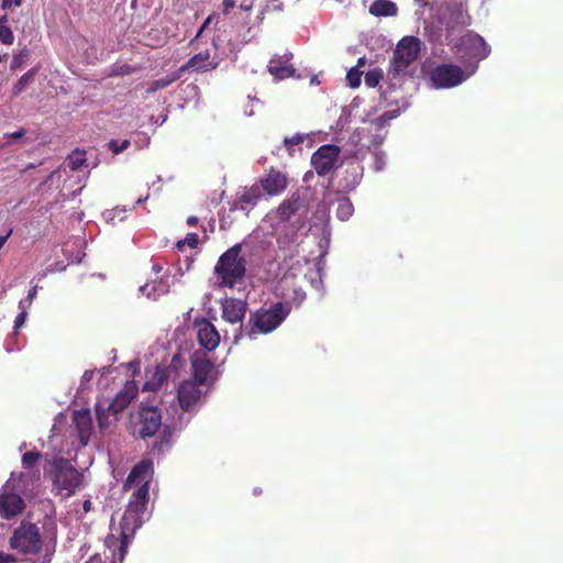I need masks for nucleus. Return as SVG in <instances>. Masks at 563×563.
I'll return each mask as SVG.
<instances>
[{"label": "nucleus", "mask_w": 563, "mask_h": 563, "mask_svg": "<svg viewBox=\"0 0 563 563\" xmlns=\"http://www.w3.org/2000/svg\"><path fill=\"white\" fill-rule=\"evenodd\" d=\"M0 563H15L13 554H5L0 552Z\"/></svg>", "instance_id": "46"}, {"label": "nucleus", "mask_w": 563, "mask_h": 563, "mask_svg": "<svg viewBox=\"0 0 563 563\" xmlns=\"http://www.w3.org/2000/svg\"><path fill=\"white\" fill-rule=\"evenodd\" d=\"M20 307L22 308V311L14 319V329L15 330L20 329L21 325H23L25 318H26V312L24 310L23 301L20 302Z\"/></svg>", "instance_id": "41"}, {"label": "nucleus", "mask_w": 563, "mask_h": 563, "mask_svg": "<svg viewBox=\"0 0 563 563\" xmlns=\"http://www.w3.org/2000/svg\"><path fill=\"white\" fill-rule=\"evenodd\" d=\"M26 133L25 129L24 128H20L19 131H15V132H12V133H7L5 136L10 137L11 140H21V137L24 136V134Z\"/></svg>", "instance_id": "44"}, {"label": "nucleus", "mask_w": 563, "mask_h": 563, "mask_svg": "<svg viewBox=\"0 0 563 563\" xmlns=\"http://www.w3.org/2000/svg\"><path fill=\"white\" fill-rule=\"evenodd\" d=\"M10 484L7 483L0 490V518L12 519L25 509V503L21 495L9 490Z\"/></svg>", "instance_id": "10"}, {"label": "nucleus", "mask_w": 563, "mask_h": 563, "mask_svg": "<svg viewBox=\"0 0 563 563\" xmlns=\"http://www.w3.org/2000/svg\"><path fill=\"white\" fill-rule=\"evenodd\" d=\"M397 7L391 0H375L371 3L369 13L376 16L395 15Z\"/></svg>", "instance_id": "25"}, {"label": "nucleus", "mask_w": 563, "mask_h": 563, "mask_svg": "<svg viewBox=\"0 0 563 563\" xmlns=\"http://www.w3.org/2000/svg\"><path fill=\"white\" fill-rule=\"evenodd\" d=\"M260 187V192L267 196H277L286 190L288 178L280 170L272 167L267 174L261 176L256 181Z\"/></svg>", "instance_id": "11"}, {"label": "nucleus", "mask_w": 563, "mask_h": 563, "mask_svg": "<svg viewBox=\"0 0 563 563\" xmlns=\"http://www.w3.org/2000/svg\"><path fill=\"white\" fill-rule=\"evenodd\" d=\"M301 201L298 195L294 194L289 199L284 200L275 210L276 218L282 221L291 219L292 214L300 209Z\"/></svg>", "instance_id": "21"}, {"label": "nucleus", "mask_w": 563, "mask_h": 563, "mask_svg": "<svg viewBox=\"0 0 563 563\" xmlns=\"http://www.w3.org/2000/svg\"><path fill=\"white\" fill-rule=\"evenodd\" d=\"M465 78L462 67L452 64L437 66L431 71V80L437 88H453Z\"/></svg>", "instance_id": "8"}, {"label": "nucleus", "mask_w": 563, "mask_h": 563, "mask_svg": "<svg viewBox=\"0 0 563 563\" xmlns=\"http://www.w3.org/2000/svg\"><path fill=\"white\" fill-rule=\"evenodd\" d=\"M29 58H30V48L24 47L21 51H19L18 54H14L11 59V64H10L11 70L15 71V69L22 68Z\"/></svg>", "instance_id": "32"}, {"label": "nucleus", "mask_w": 563, "mask_h": 563, "mask_svg": "<svg viewBox=\"0 0 563 563\" xmlns=\"http://www.w3.org/2000/svg\"><path fill=\"white\" fill-rule=\"evenodd\" d=\"M269 71H271L272 74H277V73H278V68H277V67H273V66H271V67H269Z\"/></svg>", "instance_id": "53"}, {"label": "nucleus", "mask_w": 563, "mask_h": 563, "mask_svg": "<svg viewBox=\"0 0 563 563\" xmlns=\"http://www.w3.org/2000/svg\"><path fill=\"white\" fill-rule=\"evenodd\" d=\"M139 69H141L140 66L123 64V65H119L115 68H113L111 75L125 76V75H131V74L139 71Z\"/></svg>", "instance_id": "35"}, {"label": "nucleus", "mask_w": 563, "mask_h": 563, "mask_svg": "<svg viewBox=\"0 0 563 563\" xmlns=\"http://www.w3.org/2000/svg\"><path fill=\"white\" fill-rule=\"evenodd\" d=\"M74 424L76 427L80 444H88L90 434L92 432V420L89 409H80L79 411H75Z\"/></svg>", "instance_id": "18"}, {"label": "nucleus", "mask_w": 563, "mask_h": 563, "mask_svg": "<svg viewBox=\"0 0 563 563\" xmlns=\"http://www.w3.org/2000/svg\"><path fill=\"white\" fill-rule=\"evenodd\" d=\"M354 211V207L349 199H343L338 202L336 206V217L341 220H347L350 217H352V213Z\"/></svg>", "instance_id": "31"}, {"label": "nucleus", "mask_w": 563, "mask_h": 563, "mask_svg": "<svg viewBox=\"0 0 563 563\" xmlns=\"http://www.w3.org/2000/svg\"><path fill=\"white\" fill-rule=\"evenodd\" d=\"M179 80V73H173L161 77L159 79L153 80L147 84L146 93H154L157 90L167 88V86Z\"/></svg>", "instance_id": "27"}, {"label": "nucleus", "mask_w": 563, "mask_h": 563, "mask_svg": "<svg viewBox=\"0 0 563 563\" xmlns=\"http://www.w3.org/2000/svg\"><path fill=\"white\" fill-rule=\"evenodd\" d=\"M195 249L199 244V236L196 233H188L181 242L177 243V247L181 251L184 245Z\"/></svg>", "instance_id": "36"}, {"label": "nucleus", "mask_w": 563, "mask_h": 563, "mask_svg": "<svg viewBox=\"0 0 563 563\" xmlns=\"http://www.w3.org/2000/svg\"><path fill=\"white\" fill-rule=\"evenodd\" d=\"M43 536L37 525L23 519L9 539V545L22 554H38L43 549Z\"/></svg>", "instance_id": "4"}, {"label": "nucleus", "mask_w": 563, "mask_h": 563, "mask_svg": "<svg viewBox=\"0 0 563 563\" xmlns=\"http://www.w3.org/2000/svg\"><path fill=\"white\" fill-rule=\"evenodd\" d=\"M82 509H84L85 512H88L91 509V501L90 500H85L82 503Z\"/></svg>", "instance_id": "50"}, {"label": "nucleus", "mask_w": 563, "mask_h": 563, "mask_svg": "<svg viewBox=\"0 0 563 563\" xmlns=\"http://www.w3.org/2000/svg\"><path fill=\"white\" fill-rule=\"evenodd\" d=\"M136 433L141 439L153 437L162 427V412L157 407H142Z\"/></svg>", "instance_id": "9"}, {"label": "nucleus", "mask_w": 563, "mask_h": 563, "mask_svg": "<svg viewBox=\"0 0 563 563\" xmlns=\"http://www.w3.org/2000/svg\"><path fill=\"white\" fill-rule=\"evenodd\" d=\"M291 308L289 303L276 302L265 310L260 308L250 318L252 329L246 332L250 339H254L256 332L267 333L280 325V323L290 313Z\"/></svg>", "instance_id": "5"}, {"label": "nucleus", "mask_w": 563, "mask_h": 563, "mask_svg": "<svg viewBox=\"0 0 563 563\" xmlns=\"http://www.w3.org/2000/svg\"><path fill=\"white\" fill-rule=\"evenodd\" d=\"M12 229L9 230V232L7 233V235H0V250L2 249V246L5 244V242L8 241V239L10 238V235L12 234Z\"/></svg>", "instance_id": "49"}, {"label": "nucleus", "mask_w": 563, "mask_h": 563, "mask_svg": "<svg viewBox=\"0 0 563 563\" xmlns=\"http://www.w3.org/2000/svg\"><path fill=\"white\" fill-rule=\"evenodd\" d=\"M397 115V112H385L380 117L376 118L374 124L376 128L380 129L386 125L389 120L394 119Z\"/></svg>", "instance_id": "39"}, {"label": "nucleus", "mask_w": 563, "mask_h": 563, "mask_svg": "<svg viewBox=\"0 0 563 563\" xmlns=\"http://www.w3.org/2000/svg\"><path fill=\"white\" fill-rule=\"evenodd\" d=\"M97 422L101 430H106L109 427L108 417L111 411H109V407L103 409L101 406L97 405Z\"/></svg>", "instance_id": "34"}, {"label": "nucleus", "mask_w": 563, "mask_h": 563, "mask_svg": "<svg viewBox=\"0 0 563 563\" xmlns=\"http://www.w3.org/2000/svg\"><path fill=\"white\" fill-rule=\"evenodd\" d=\"M7 22H8V15L7 14L1 15L0 16V42L3 45L10 46L14 42V33L11 30V27H9L7 25Z\"/></svg>", "instance_id": "30"}, {"label": "nucleus", "mask_w": 563, "mask_h": 563, "mask_svg": "<svg viewBox=\"0 0 563 563\" xmlns=\"http://www.w3.org/2000/svg\"><path fill=\"white\" fill-rule=\"evenodd\" d=\"M383 76L384 73L380 67L372 68V70L365 73V85L368 88H376Z\"/></svg>", "instance_id": "33"}, {"label": "nucleus", "mask_w": 563, "mask_h": 563, "mask_svg": "<svg viewBox=\"0 0 563 563\" xmlns=\"http://www.w3.org/2000/svg\"><path fill=\"white\" fill-rule=\"evenodd\" d=\"M463 42H467L472 49V56L477 58H485L488 56L489 47L483 37L478 35H468L467 38L463 40Z\"/></svg>", "instance_id": "24"}, {"label": "nucleus", "mask_w": 563, "mask_h": 563, "mask_svg": "<svg viewBox=\"0 0 563 563\" xmlns=\"http://www.w3.org/2000/svg\"><path fill=\"white\" fill-rule=\"evenodd\" d=\"M153 474V462L141 460L126 476L123 489L131 490L137 487L132 494L124 514L120 520V534L107 537L106 544L113 552V559L120 563L125 559L128 545L135 537V532L142 526V516L147 509L150 500V483Z\"/></svg>", "instance_id": "1"}, {"label": "nucleus", "mask_w": 563, "mask_h": 563, "mask_svg": "<svg viewBox=\"0 0 563 563\" xmlns=\"http://www.w3.org/2000/svg\"><path fill=\"white\" fill-rule=\"evenodd\" d=\"M216 59H210V51H201L199 54H195L190 57L185 65L179 68V71L185 69L194 68L195 71H210L218 67Z\"/></svg>", "instance_id": "19"}, {"label": "nucleus", "mask_w": 563, "mask_h": 563, "mask_svg": "<svg viewBox=\"0 0 563 563\" xmlns=\"http://www.w3.org/2000/svg\"><path fill=\"white\" fill-rule=\"evenodd\" d=\"M129 145H130V141H128V140H124L121 142L117 141V140H111L109 143L110 150L117 154L125 151Z\"/></svg>", "instance_id": "38"}, {"label": "nucleus", "mask_w": 563, "mask_h": 563, "mask_svg": "<svg viewBox=\"0 0 563 563\" xmlns=\"http://www.w3.org/2000/svg\"><path fill=\"white\" fill-rule=\"evenodd\" d=\"M247 261L242 255V244L238 243L220 255L214 274L220 287L233 288L246 274Z\"/></svg>", "instance_id": "2"}, {"label": "nucleus", "mask_w": 563, "mask_h": 563, "mask_svg": "<svg viewBox=\"0 0 563 563\" xmlns=\"http://www.w3.org/2000/svg\"><path fill=\"white\" fill-rule=\"evenodd\" d=\"M42 457V453L38 451H27L24 452L22 455V467L27 470L25 474H21L20 477L23 476H32L36 479L40 478V470L33 468L35 464L40 461Z\"/></svg>", "instance_id": "23"}, {"label": "nucleus", "mask_w": 563, "mask_h": 563, "mask_svg": "<svg viewBox=\"0 0 563 563\" xmlns=\"http://www.w3.org/2000/svg\"><path fill=\"white\" fill-rule=\"evenodd\" d=\"M341 148L335 144H322L313 152L311 165L318 176L332 174L340 164Z\"/></svg>", "instance_id": "7"}, {"label": "nucleus", "mask_w": 563, "mask_h": 563, "mask_svg": "<svg viewBox=\"0 0 563 563\" xmlns=\"http://www.w3.org/2000/svg\"><path fill=\"white\" fill-rule=\"evenodd\" d=\"M262 197V192L257 183L250 187H245L242 192L238 194V197L231 205V210H241L249 212L251 209L258 203Z\"/></svg>", "instance_id": "13"}, {"label": "nucleus", "mask_w": 563, "mask_h": 563, "mask_svg": "<svg viewBox=\"0 0 563 563\" xmlns=\"http://www.w3.org/2000/svg\"><path fill=\"white\" fill-rule=\"evenodd\" d=\"M51 474L54 487L66 498L76 494L82 485V473L66 457H54L51 461Z\"/></svg>", "instance_id": "3"}, {"label": "nucleus", "mask_w": 563, "mask_h": 563, "mask_svg": "<svg viewBox=\"0 0 563 563\" xmlns=\"http://www.w3.org/2000/svg\"><path fill=\"white\" fill-rule=\"evenodd\" d=\"M2 60H3V57H2V55L0 54V64L2 63Z\"/></svg>", "instance_id": "55"}, {"label": "nucleus", "mask_w": 563, "mask_h": 563, "mask_svg": "<svg viewBox=\"0 0 563 563\" xmlns=\"http://www.w3.org/2000/svg\"><path fill=\"white\" fill-rule=\"evenodd\" d=\"M40 68V65L31 67L25 74L21 76V78L18 80V82L14 85L12 89L14 97H18V95L22 93L26 86L34 81V78L38 73Z\"/></svg>", "instance_id": "26"}, {"label": "nucleus", "mask_w": 563, "mask_h": 563, "mask_svg": "<svg viewBox=\"0 0 563 563\" xmlns=\"http://www.w3.org/2000/svg\"><path fill=\"white\" fill-rule=\"evenodd\" d=\"M235 7L234 0H222V13L229 14L232 8Z\"/></svg>", "instance_id": "43"}, {"label": "nucleus", "mask_w": 563, "mask_h": 563, "mask_svg": "<svg viewBox=\"0 0 563 563\" xmlns=\"http://www.w3.org/2000/svg\"><path fill=\"white\" fill-rule=\"evenodd\" d=\"M240 8H241L243 11H251L252 5H251V4H244V3H242V4L240 5Z\"/></svg>", "instance_id": "52"}, {"label": "nucleus", "mask_w": 563, "mask_h": 563, "mask_svg": "<svg viewBox=\"0 0 563 563\" xmlns=\"http://www.w3.org/2000/svg\"><path fill=\"white\" fill-rule=\"evenodd\" d=\"M23 3V0H1L2 9H10L13 5L20 7Z\"/></svg>", "instance_id": "42"}, {"label": "nucleus", "mask_w": 563, "mask_h": 563, "mask_svg": "<svg viewBox=\"0 0 563 563\" xmlns=\"http://www.w3.org/2000/svg\"><path fill=\"white\" fill-rule=\"evenodd\" d=\"M212 21H213V15H209V16L207 18V20H205V22H203V24L201 25L200 30L197 32L196 37H195V38H199V37H200V35L202 34L203 30H206V29H207V26H208V25H210Z\"/></svg>", "instance_id": "45"}, {"label": "nucleus", "mask_w": 563, "mask_h": 563, "mask_svg": "<svg viewBox=\"0 0 563 563\" xmlns=\"http://www.w3.org/2000/svg\"><path fill=\"white\" fill-rule=\"evenodd\" d=\"M198 340L200 346L205 349L214 350L218 347L220 336L210 321L205 320L199 324Z\"/></svg>", "instance_id": "20"}, {"label": "nucleus", "mask_w": 563, "mask_h": 563, "mask_svg": "<svg viewBox=\"0 0 563 563\" xmlns=\"http://www.w3.org/2000/svg\"><path fill=\"white\" fill-rule=\"evenodd\" d=\"M213 371V364L209 358H194L192 361V379L206 393L210 386V374Z\"/></svg>", "instance_id": "15"}, {"label": "nucleus", "mask_w": 563, "mask_h": 563, "mask_svg": "<svg viewBox=\"0 0 563 563\" xmlns=\"http://www.w3.org/2000/svg\"><path fill=\"white\" fill-rule=\"evenodd\" d=\"M36 295H37V288L36 287L29 289V299L30 300L32 298H34Z\"/></svg>", "instance_id": "51"}, {"label": "nucleus", "mask_w": 563, "mask_h": 563, "mask_svg": "<svg viewBox=\"0 0 563 563\" xmlns=\"http://www.w3.org/2000/svg\"><path fill=\"white\" fill-rule=\"evenodd\" d=\"M137 395V387L134 382H126L124 388L120 390L113 400L109 405V410L112 411L113 415H118L122 412L131 401Z\"/></svg>", "instance_id": "16"}, {"label": "nucleus", "mask_w": 563, "mask_h": 563, "mask_svg": "<svg viewBox=\"0 0 563 563\" xmlns=\"http://www.w3.org/2000/svg\"><path fill=\"white\" fill-rule=\"evenodd\" d=\"M8 143L0 144V148H3Z\"/></svg>", "instance_id": "54"}, {"label": "nucleus", "mask_w": 563, "mask_h": 563, "mask_svg": "<svg viewBox=\"0 0 563 563\" xmlns=\"http://www.w3.org/2000/svg\"><path fill=\"white\" fill-rule=\"evenodd\" d=\"M361 73L357 70V68H351L350 71L346 75V78L350 82L351 88H357L361 84Z\"/></svg>", "instance_id": "37"}, {"label": "nucleus", "mask_w": 563, "mask_h": 563, "mask_svg": "<svg viewBox=\"0 0 563 563\" xmlns=\"http://www.w3.org/2000/svg\"><path fill=\"white\" fill-rule=\"evenodd\" d=\"M246 303L241 301V299H225L222 303V319L231 323L241 322L246 313Z\"/></svg>", "instance_id": "17"}, {"label": "nucleus", "mask_w": 563, "mask_h": 563, "mask_svg": "<svg viewBox=\"0 0 563 563\" xmlns=\"http://www.w3.org/2000/svg\"><path fill=\"white\" fill-rule=\"evenodd\" d=\"M169 373V367L156 366V371L152 374L150 379L144 383L143 389L148 391H157L168 379Z\"/></svg>", "instance_id": "22"}, {"label": "nucleus", "mask_w": 563, "mask_h": 563, "mask_svg": "<svg viewBox=\"0 0 563 563\" xmlns=\"http://www.w3.org/2000/svg\"><path fill=\"white\" fill-rule=\"evenodd\" d=\"M199 219L195 216L188 217L186 219V224L189 227H196L198 225Z\"/></svg>", "instance_id": "48"}, {"label": "nucleus", "mask_w": 563, "mask_h": 563, "mask_svg": "<svg viewBox=\"0 0 563 563\" xmlns=\"http://www.w3.org/2000/svg\"><path fill=\"white\" fill-rule=\"evenodd\" d=\"M85 159L84 158H75L70 162L71 169L76 170L82 167Z\"/></svg>", "instance_id": "47"}, {"label": "nucleus", "mask_w": 563, "mask_h": 563, "mask_svg": "<svg viewBox=\"0 0 563 563\" xmlns=\"http://www.w3.org/2000/svg\"><path fill=\"white\" fill-rule=\"evenodd\" d=\"M167 289V284H165L163 280H158L141 286V294L147 296L148 298L157 299L158 296L166 294Z\"/></svg>", "instance_id": "28"}, {"label": "nucleus", "mask_w": 563, "mask_h": 563, "mask_svg": "<svg viewBox=\"0 0 563 563\" xmlns=\"http://www.w3.org/2000/svg\"><path fill=\"white\" fill-rule=\"evenodd\" d=\"M205 390L195 383L194 379H187L178 385V404L181 409L190 410L201 399Z\"/></svg>", "instance_id": "12"}, {"label": "nucleus", "mask_w": 563, "mask_h": 563, "mask_svg": "<svg viewBox=\"0 0 563 563\" xmlns=\"http://www.w3.org/2000/svg\"><path fill=\"white\" fill-rule=\"evenodd\" d=\"M420 45L421 42L418 37H402L393 52L387 75L391 78L404 75L409 65L419 58Z\"/></svg>", "instance_id": "6"}, {"label": "nucleus", "mask_w": 563, "mask_h": 563, "mask_svg": "<svg viewBox=\"0 0 563 563\" xmlns=\"http://www.w3.org/2000/svg\"><path fill=\"white\" fill-rule=\"evenodd\" d=\"M363 176L364 167L360 162L355 159L347 162L341 179L343 189L346 191L355 190L362 181Z\"/></svg>", "instance_id": "14"}, {"label": "nucleus", "mask_w": 563, "mask_h": 563, "mask_svg": "<svg viewBox=\"0 0 563 563\" xmlns=\"http://www.w3.org/2000/svg\"><path fill=\"white\" fill-rule=\"evenodd\" d=\"M303 140H305L303 135L297 133V134L291 135V136H286L285 140H284V144L286 145V148L288 151H291L292 145L302 143Z\"/></svg>", "instance_id": "40"}, {"label": "nucleus", "mask_w": 563, "mask_h": 563, "mask_svg": "<svg viewBox=\"0 0 563 563\" xmlns=\"http://www.w3.org/2000/svg\"><path fill=\"white\" fill-rule=\"evenodd\" d=\"M172 437H173V431L170 430V427H168V426L163 427V431L158 435V441H156L153 444L152 451L162 453L165 450L169 449L170 443H172Z\"/></svg>", "instance_id": "29"}]
</instances>
